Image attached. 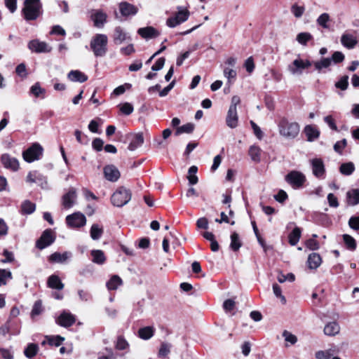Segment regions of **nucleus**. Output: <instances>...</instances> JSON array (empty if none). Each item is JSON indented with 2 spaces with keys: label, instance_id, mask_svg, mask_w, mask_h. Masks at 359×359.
<instances>
[{
  "label": "nucleus",
  "instance_id": "nucleus-53",
  "mask_svg": "<svg viewBox=\"0 0 359 359\" xmlns=\"http://www.w3.org/2000/svg\"><path fill=\"white\" fill-rule=\"evenodd\" d=\"M42 312V304L41 301H36L32 308L31 316L34 318L36 316L39 315Z\"/></svg>",
  "mask_w": 359,
  "mask_h": 359
},
{
  "label": "nucleus",
  "instance_id": "nucleus-36",
  "mask_svg": "<svg viewBox=\"0 0 359 359\" xmlns=\"http://www.w3.org/2000/svg\"><path fill=\"white\" fill-rule=\"evenodd\" d=\"M301 229L295 227L292 231L289 234L288 239L291 245L294 246L297 244L301 237Z\"/></svg>",
  "mask_w": 359,
  "mask_h": 359
},
{
  "label": "nucleus",
  "instance_id": "nucleus-42",
  "mask_svg": "<svg viewBox=\"0 0 359 359\" xmlns=\"http://www.w3.org/2000/svg\"><path fill=\"white\" fill-rule=\"evenodd\" d=\"M249 155L253 161H260L261 149L257 146H251L249 149Z\"/></svg>",
  "mask_w": 359,
  "mask_h": 359
},
{
  "label": "nucleus",
  "instance_id": "nucleus-55",
  "mask_svg": "<svg viewBox=\"0 0 359 359\" xmlns=\"http://www.w3.org/2000/svg\"><path fill=\"white\" fill-rule=\"evenodd\" d=\"M128 346V343L123 337H118L117 339L116 348L118 350H125Z\"/></svg>",
  "mask_w": 359,
  "mask_h": 359
},
{
  "label": "nucleus",
  "instance_id": "nucleus-41",
  "mask_svg": "<svg viewBox=\"0 0 359 359\" xmlns=\"http://www.w3.org/2000/svg\"><path fill=\"white\" fill-rule=\"evenodd\" d=\"M194 128L195 126L194 123H188L187 124L178 127L176 130L175 135H179L182 133L190 134L194 131Z\"/></svg>",
  "mask_w": 359,
  "mask_h": 359
},
{
  "label": "nucleus",
  "instance_id": "nucleus-14",
  "mask_svg": "<svg viewBox=\"0 0 359 359\" xmlns=\"http://www.w3.org/2000/svg\"><path fill=\"white\" fill-rule=\"evenodd\" d=\"M137 34L147 40L156 38L160 35V32L151 26L138 29Z\"/></svg>",
  "mask_w": 359,
  "mask_h": 359
},
{
  "label": "nucleus",
  "instance_id": "nucleus-1",
  "mask_svg": "<svg viewBox=\"0 0 359 359\" xmlns=\"http://www.w3.org/2000/svg\"><path fill=\"white\" fill-rule=\"evenodd\" d=\"M108 38L103 34H97L91 39L90 46L96 57H103L107 51Z\"/></svg>",
  "mask_w": 359,
  "mask_h": 359
},
{
  "label": "nucleus",
  "instance_id": "nucleus-45",
  "mask_svg": "<svg viewBox=\"0 0 359 359\" xmlns=\"http://www.w3.org/2000/svg\"><path fill=\"white\" fill-rule=\"evenodd\" d=\"M330 20V15L328 13H324L321 14L317 19V24L323 28H328L329 26L327 22Z\"/></svg>",
  "mask_w": 359,
  "mask_h": 359
},
{
  "label": "nucleus",
  "instance_id": "nucleus-51",
  "mask_svg": "<svg viewBox=\"0 0 359 359\" xmlns=\"http://www.w3.org/2000/svg\"><path fill=\"white\" fill-rule=\"evenodd\" d=\"M304 7L298 6L297 4H294L291 7V12L292 14L297 18H299L302 16L304 12Z\"/></svg>",
  "mask_w": 359,
  "mask_h": 359
},
{
  "label": "nucleus",
  "instance_id": "nucleus-59",
  "mask_svg": "<svg viewBox=\"0 0 359 359\" xmlns=\"http://www.w3.org/2000/svg\"><path fill=\"white\" fill-rule=\"evenodd\" d=\"M224 75L228 79V83H231V79L236 76V72L233 69L225 68L224 69Z\"/></svg>",
  "mask_w": 359,
  "mask_h": 359
},
{
  "label": "nucleus",
  "instance_id": "nucleus-13",
  "mask_svg": "<svg viewBox=\"0 0 359 359\" xmlns=\"http://www.w3.org/2000/svg\"><path fill=\"white\" fill-rule=\"evenodd\" d=\"M75 321L76 318L74 316L67 311H63L56 320V323L64 327L72 326Z\"/></svg>",
  "mask_w": 359,
  "mask_h": 359
},
{
  "label": "nucleus",
  "instance_id": "nucleus-31",
  "mask_svg": "<svg viewBox=\"0 0 359 359\" xmlns=\"http://www.w3.org/2000/svg\"><path fill=\"white\" fill-rule=\"evenodd\" d=\"M341 42L345 47L353 48L355 46L357 41L352 34H344L341 36Z\"/></svg>",
  "mask_w": 359,
  "mask_h": 359
},
{
  "label": "nucleus",
  "instance_id": "nucleus-46",
  "mask_svg": "<svg viewBox=\"0 0 359 359\" xmlns=\"http://www.w3.org/2000/svg\"><path fill=\"white\" fill-rule=\"evenodd\" d=\"M335 87L341 90H345L348 86V76L347 75L343 76L339 81L335 83Z\"/></svg>",
  "mask_w": 359,
  "mask_h": 359
},
{
  "label": "nucleus",
  "instance_id": "nucleus-4",
  "mask_svg": "<svg viewBox=\"0 0 359 359\" xmlns=\"http://www.w3.org/2000/svg\"><path fill=\"white\" fill-rule=\"evenodd\" d=\"M131 199L130 191L124 188L120 187L111 196V201L114 205L123 207L126 205Z\"/></svg>",
  "mask_w": 359,
  "mask_h": 359
},
{
  "label": "nucleus",
  "instance_id": "nucleus-56",
  "mask_svg": "<svg viewBox=\"0 0 359 359\" xmlns=\"http://www.w3.org/2000/svg\"><path fill=\"white\" fill-rule=\"evenodd\" d=\"M330 59H332V62L337 64L344 61V55L340 51H335Z\"/></svg>",
  "mask_w": 359,
  "mask_h": 359
},
{
  "label": "nucleus",
  "instance_id": "nucleus-61",
  "mask_svg": "<svg viewBox=\"0 0 359 359\" xmlns=\"http://www.w3.org/2000/svg\"><path fill=\"white\" fill-rule=\"evenodd\" d=\"M120 110L125 115H130L133 111V107L131 104L126 102L121 106Z\"/></svg>",
  "mask_w": 359,
  "mask_h": 359
},
{
  "label": "nucleus",
  "instance_id": "nucleus-7",
  "mask_svg": "<svg viewBox=\"0 0 359 359\" xmlns=\"http://www.w3.org/2000/svg\"><path fill=\"white\" fill-rule=\"evenodd\" d=\"M179 11L175 16L169 18L166 25L170 27H175L177 25L187 20L189 16V11L187 8H178Z\"/></svg>",
  "mask_w": 359,
  "mask_h": 359
},
{
  "label": "nucleus",
  "instance_id": "nucleus-28",
  "mask_svg": "<svg viewBox=\"0 0 359 359\" xmlns=\"http://www.w3.org/2000/svg\"><path fill=\"white\" fill-rule=\"evenodd\" d=\"M155 332V329L152 326H147L140 328L138 330V336L140 338L144 340H148L151 339Z\"/></svg>",
  "mask_w": 359,
  "mask_h": 359
},
{
  "label": "nucleus",
  "instance_id": "nucleus-63",
  "mask_svg": "<svg viewBox=\"0 0 359 359\" xmlns=\"http://www.w3.org/2000/svg\"><path fill=\"white\" fill-rule=\"evenodd\" d=\"M0 355L2 359H13V353L7 348H0Z\"/></svg>",
  "mask_w": 359,
  "mask_h": 359
},
{
  "label": "nucleus",
  "instance_id": "nucleus-9",
  "mask_svg": "<svg viewBox=\"0 0 359 359\" xmlns=\"http://www.w3.org/2000/svg\"><path fill=\"white\" fill-rule=\"evenodd\" d=\"M55 240V237L51 229L45 230L36 243V246L40 250H43L50 245Z\"/></svg>",
  "mask_w": 359,
  "mask_h": 359
},
{
  "label": "nucleus",
  "instance_id": "nucleus-62",
  "mask_svg": "<svg viewBox=\"0 0 359 359\" xmlns=\"http://www.w3.org/2000/svg\"><path fill=\"white\" fill-rule=\"evenodd\" d=\"M103 145V140L99 137L95 138L92 142L93 148L97 151H102Z\"/></svg>",
  "mask_w": 359,
  "mask_h": 359
},
{
  "label": "nucleus",
  "instance_id": "nucleus-5",
  "mask_svg": "<svg viewBox=\"0 0 359 359\" xmlns=\"http://www.w3.org/2000/svg\"><path fill=\"white\" fill-rule=\"evenodd\" d=\"M42 147L38 143H34L23 152L22 156L25 161L31 163L36 160H39L42 156Z\"/></svg>",
  "mask_w": 359,
  "mask_h": 359
},
{
  "label": "nucleus",
  "instance_id": "nucleus-10",
  "mask_svg": "<svg viewBox=\"0 0 359 359\" xmlns=\"http://www.w3.org/2000/svg\"><path fill=\"white\" fill-rule=\"evenodd\" d=\"M66 222L72 228H79L86 224V218L83 214L77 212L67 216Z\"/></svg>",
  "mask_w": 359,
  "mask_h": 359
},
{
  "label": "nucleus",
  "instance_id": "nucleus-30",
  "mask_svg": "<svg viewBox=\"0 0 359 359\" xmlns=\"http://www.w3.org/2000/svg\"><path fill=\"white\" fill-rule=\"evenodd\" d=\"M48 285L50 288L59 290L64 288V284L61 282L60 278L56 275H52L48 278Z\"/></svg>",
  "mask_w": 359,
  "mask_h": 359
},
{
  "label": "nucleus",
  "instance_id": "nucleus-33",
  "mask_svg": "<svg viewBox=\"0 0 359 359\" xmlns=\"http://www.w3.org/2000/svg\"><path fill=\"white\" fill-rule=\"evenodd\" d=\"M123 284L122 279L117 275H114L107 283V287L110 290H114Z\"/></svg>",
  "mask_w": 359,
  "mask_h": 359
},
{
  "label": "nucleus",
  "instance_id": "nucleus-52",
  "mask_svg": "<svg viewBox=\"0 0 359 359\" xmlns=\"http://www.w3.org/2000/svg\"><path fill=\"white\" fill-rule=\"evenodd\" d=\"M348 226L355 231L359 230V216L351 217L348 220Z\"/></svg>",
  "mask_w": 359,
  "mask_h": 359
},
{
  "label": "nucleus",
  "instance_id": "nucleus-40",
  "mask_svg": "<svg viewBox=\"0 0 359 359\" xmlns=\"http://www.w3.org/2000/svg\"><path fill=\"white\" fill-rule=\"evenodd\" d=\"M198 171V168L196 165H192L189 168L187 179L191 185L196 184L198 182V177L196 175V172Z\"/></svg>",
  "mask_w": 359,
  "mask_h": 359
},
{
  "label": "nucleus",
  "instance_id": "nucleus-43",
  "mask_svg": "<svg viewBox=\"0 0 359 359\" xmlns=\"http://www.w3.org/2000/svg\"><path fill=\"white\" fill-rule=\"evenodd\" d=\"M103 229L100 228L98 224H94L90 228V237L93 240H98L102 236Z\"/></svg>",
  "mask_w": 359,
  "mask_h": 359
},
{
  "label": "nucleus",
  "instance_id": "nucleus-26",
  "mask_svg": "<svg viewBox=\"0 0 359 359\" xmlns=\"http://www.w3.org/2000/svg\"><path fill=\"white\" fill-rule=\"evenodd\" d=\"M339 331L340 327L335 321L328 323L324 327V333L327 336H335Z\"/></svg>",
  "mask_w": 359,
  "mask_h": 359
},
{
  "label": "nucleus",
  "instance_id": "nucleus-44",
  "mask_svg": "<svg viewBox=\"0 0 359 359\" xmlns=\"http://www.w3.org/2000/svg\"><path fill=\"white\" fill-rule=\"evenodd\" d=\"M344 241L348 249L350 250H355L356 248V241L355 240L348 234L343 235Z\"/></svg>",
  "mask_w": 359,
  "mask_h": 359
},
{
  "label": "nucleus",
  "instance_id": "nucleus-57",
  "mask_svg": "<svg viewBox=\"0 0 359 359\" xmlns=\"http://www.w3.org/2000/svg\"><path fill=\"white\" fill-rule=\"evenodd\" d=\"M15 72L19 76L25 78L27 74L25 65L24 63L18 65L15 68Z\"/></svg>",
  "mask_w": 359,
  "mask_h": 359
},
{
  "label": "nucleus",
  "instance_id": "nucleus-15",
  "mask_svg": "<svg viewBox=\"0 0 359 359\" xmlns=\"http://www.w3.org/2000/svg\"><path fill=\"white\" fill-rule=\"evenodd\" d=\"M105 178L111 182H116L120 177L118 170L114 165H108L104 168Z\"/></svg>",
  "mask_w": 359,
  "mask_h": 359
},
{
  "label": "nucleus",
  "instance_id": "nucleus-22",
  "mask_svg": "<svg viewBox=\"0 0 359 359\" xmlns=\"http://www.w3.org/2000/svg\"><path fill=\"white\" fill-rule=\"evenodd\" d=\"M322 263L320 255L316 252L311 253L307 259L308 266L310 269H316Z\"/></svg>",
  "mask_w": 359,
  "mask_h": 359
},
{
  "label": "nucleus",
  "instance_id": "nucleus-17",
  "mask_svg": "<svg viewBox=\"0 0 359 359\" xmlns=\"http://www.w3.org/2000/svg\"><path fill=\"white\" fill-rule=\"evenodd\" d=\"M1 163L5 168H10L13 171L17 170L19 168L18 161L6 154L1 156Z\"/></svg>",
  "mask_w": 359,
  "mask_h": 359
},
{
  "label": "nucleus",
  "instance_id": "nucleus-64",
  "mask_svg": "<svg viewBox=\"0 0 359 359\" xmlns=\"http://www.w3.org/2000/svg\"><path fill=\"white\" fill-rule=\"evenodd\" d=\"M31 93L34 94L36 97H39L41 94L45 93V90L39 86L38 83H35L34 86L31 87Z\"/></svg>",
  "mask_w": 359,
  "mask_h": 359
},
{
  "label": "nucleus",
  "instance_id": "nucleus-60",
  "mask_svg": "<svg viewBox=\"0 0 359 359\" xmlns=\"http://www.w3.org/2000/svg\"><path fill=\"white\" fill-rule=\"evenodd\" d=\"M346 144L347 142L346 139H343L341 141H338L334 145V150L339 154H341L343 149L345 148Z\"/></svg>",
  "mask_w": 359,
  "mask_h": 359
},
{
  "label": "nucleus",
  "instance_id": "nucleus-54",
  "mask_svg": "<svg viewBox=\"0 0 359 359\" xmlns=\"http://www.w3.org/2000/svg\"><path fill=\"white\" fill-rule=\"evenodd\" d=\"M294 279H295V276L292 273H287L286 276L283 273H280L278 276V280L279 283H281L285 282L286 280H288L290 282H293L294 280Z\"/></svg>",
  "mask_w": 359,
  "mask_h": 359
},
{
  "label": "nucleus",
  "instance_id": "nucleus-20",
  "mask_svg": "<svg viewBox=\"0 0 359 359\" xmlns=\"http://www.w3.org/2000/svg\"><path fill=\"white\" fill-rule=\"evenodd\" d=\"M113 39L116 44L119 45L128 39L130 40V37L128 36L127 33L121 27H116L114 29Z\"/></svg>",
  "mask_w": 359,
  "mask_h": 359
},
{
  "label": "nucleus",
  "instance_id": "nucleus-34",
  "mask_svg": "<svg viewBox=\"0 0 359 359\" xmlns=\"http://www.w3.org/2000/svg\"><path fill=\"white\" fill-rule=\"evenodd\" d=\"M36 205L29 200L25 201L21 205V212L23 215H29L35 211Z\"/></svg>",
  "mask_w": 359,
  "mask_h": 359
},
{
  "label": "nucleus",
  "instance_id": "nucleus-49",
  "mask_svg": "<svg viewBox=\"0 0 359 359\" xmlns=\"http://www.w3.org/2000/svg\"><path fill=\"white\" fill-rule=\"evenodd\" d=\"M282 335L285 341L290 343L291 345H294L297 341V337L287 330H284Z\"/></svg>",
  "mask_w": 359,
  "mask_h": 359
},
{
  "label": "nucleus",
  "instance_id": "nucleus-29",
  "mask_svg": "<svg viewBox=\"0 0 359 359\" xmlns=\"http://www.w3.org/2000/svg\"><path fill=\"white\" fill-rule=\"evenodd\" d=\"M144 143V137L142 133L135 134L128 145V149L134 151Z\"/></svg>",
  "mask_w": 359,
  "mask_h": 359
},
{
  "label": "nucleus",
  "instance_id": "nucleus-35",
  "mask_svg": "<svg viewBox=\"0 0 359 359\" xmlns=\"http://www.w3.org/2000/svg\"><path fill=\"white\" fill-rule=\"evenodd\" d=\"M304 132L307 137L308 141H313L317 139L320 135V132L311 126H307L305 127Z\"/></svg>",
  "mask_w": 359,
  "mask_h": 359
},
{
  "label": "nucleus",
  "instance_id": "nucleus-47",
  "mask_svg": "<svg viewBox=\"0 0 359 359\" xmlns=\"http://www.w3.org/2000/svg\"><path fill=\"white\" fill-rule=\"evenodd\" d=\"M311 39L312 36L309 32H301L297 36V41L302 45H306Z\"/></svg>",
  "mask_w": 359,
  "mask_h": 359
},
{
  "label": "nucleus",
  "instance_id": "nucleus-32",
  "mask_svg": "<svg viewBox=\"0 0 359 359\" xmlns=\"http://www.w3.org/2000/svg\"><path fill=\"white\" fill-rule=\"evenodd\" d=\"M39 349L36 344L31 343L24 350V354L27 358L32 359L37 354Z\"/></svg>",
  "mask_w": 359,
  "mask_h": 359
},
{
  "label": "nucleus",
  "instance_id": "nucleus-2",
  "mask_svg": "<svg viewBox=\"0 0 359 359\" xmlns=\"http://www.w3.org/2000/svg\"><path fill=\"white\" fill-rule=\"evenodd\" d=\"M41 4L39 0H25L22 10L26 20H34L41 13Z\"/></svg>",
  "mask_w": 359,
  "mask_h": 359
},
{
  "label": "nucleus",
  "instance_id": "nucleus-12",
  "mask_svg": "<svg viewBox=\"0 0 359 359\" xmlns=\"http://www.w3.org/2000/svg\"><path fill=\"white\" fill-rule=\"evenodd\" d=\"M312 167V172L313 175L318 178H321L325 175V165L321 158H313L311 160Z\"/></svg>",
  "mask_w": 359,
  "mask_h": 359
},
{
  "label": "nucleus",
  "instance_id": "nucleus-50",
  "mask_svg": "<svg viewBox=\"0 0 359 359\" xmlns=\"http://www.w3.org/2000/svg\"><path fill=\"white\" fill-rule=\"evenodd\" d=\"M6 278H12L11 272L6 269H0V286L6 284Z\"/></svg>",
  "mask_w": 359,
  "mask_h": 359
},
{
  "label": "nucleus",
  "instance_id": "nucleus-37",
  "mask_svg": "<svg viewBox=\"0 0 359 359\" xmlns=\"http://www.w3.org/2000/svg\"><path fill=\"white\" fill-rule=\"evenodd\" d=\"M91 255L93 257V262L95 264H102L106 260L104 252L100 250H92Z\"/></svg>",
  "mask_w": 359,
  "mask_h": 359
},
{
  "label": "nucleus",
  "instance_id": "nucleus-39",
  "mask_svg": "<svg viewBox=\"0 0 359 359\" xmlns=\"http://www.w3.org/2000/svg\"><path fill=\"white\" fill-rule=\"evenodd\" d=\"M355 170V165L352 162L344 163L339 167V172L343 175H351Z\"/></svg>",
  "mask_w": 359,
  "mask_h": 359
},
{
  "label": "nucleus",
  "instance_id": "nucleus-6",
  "mask_svg": "<svg viewBox=\"0 0 359 359\" xmlns=\"http://www.w3.org/2000/svg\"><path fill=\"white\" fill-rule=\"evenodd\" d=\"M285 180L293 188L298 189L303 186L306 181V177L301 172L292 170L285 176Z\"/></svg>",
  "mask_w": 359,
  "mask_h": 359
},
{
  "label": "nucleus",
  "instance_id": "nucleus-21",
  "mask_svg": "<svg viewBox=\"0 0 359 359\" xmlns=\"http://www.w3.org/2000/svg\"><path fill=\"white\" fill-rule=\"evenodd\" d=\"M70 252H65L63 253L54 252L49 257V261L55 263H65L69 258L72 257Z\"/></svg>",
  "mask_w": 359,
  "mask_h": 359
},
{
  "label": "nucleus",
  "instance_id": "nucleus-27",
  "mask_svg": "<svg viewBox=\"0 0 359 359\" xmlns=\"http://www.w3.org/2000/svg\"><path fill=\"white\" fill-rule=\"evenodd\" d=\"M332 65V59L330 57H322L320 60L313 61L315 69L321 73L323 69L328 68Z\"/></svg>",
  "mask_w": 359,
  "mask_h": 359
},
{
  "label": "nucleus",
  "instance_id": "nucleus-18",
  "mask_svg": "<svg viewBox=\"0 0 359 359\" xmlns=\"http://www.w3.org/2000/svg\"><path fill=\"white\" fill-rule=\"evenodd\" d=\"M238 116L237 110L229 109L226 117V124L230 128H236L238 126Z\"/></svg>",
  "mask_w": 359,
  "mask_h": 359
},
{
  "label": "nucleus",
  "instance_id": "nucleus-24",
  "mask_svg": "<svg viewBox=\"0 0 359 359\" xmlns=\"http://www.w3.org/2000/svg\"><path fill=\"white\" fill-rule=\"evenodd\" d=\"M91 18L95 27H102L106 22L107 15L101 11H96L92 14Z\"/></svg>",
  "mask_w": 359,
  "mask_h": 359
},
{
  "label": "nucleus",
  "instance_id": "nucleus-23",
  "mask_svg": "<svg viewBox=\"0 0 359 359\" xmlns=\"http://www.w3.org/2000/svg\"><path fill=\"white\" fill-rule=\"evenodd\" d=\"M67 78L73 82L83 83L88 80V76L79 70H72L67 74Z\"/></svg>",
  "mask_w": 359,
  "mask_h": 359
},
{
  "label": "nucleus",
  "instance_id": "nucleus-38",
  "mask_svg": "<svg viewBox=\"0 0 359 359\" xmlns=\"http://www.w3.org/2000/svg\"><path fill=\"white\" fill-rule=\"evenodd\" d=\"M242 245L239 235L236 232H233L231 235L230 248L233 251H238Z\"/></svg>",
  "mask_w": 359,
  "mask_h": 359
},
{
  "label": "nucleus",
  "instance_id": "nucleus-25",
  "mask_svg": "<svg viewBox=\"0 0 359 359\" xmlns=\"http://www.w3.org/2000/svg\"><path fill=\"white\" fill-rule=\"evenodd\" d=\"M346 201L349 205H356L359 203V189H355L346 193Z\"/></svg>",
  "mask_w": 359,
  "mask_h": 359
},
{
  "label": "nucleus",
  "instance_id": "nucleus-3",
  "mask_svg": "<svg viewBox=\"0 0 359 359\" xmlns=\"http://www.w3.org/2000/svg\"><path fill=\"white\" fill-rule=\"evenodd\" d=\"M280 134L287 138L294 139L299 133V126L297 123H290L286 119H283L278 124Z\"/></svg>",
  "mask_w": 359,
  "mask_h": 359
},
{
  "label": "nucleus",
  "instance_id": "nucleus-16",
  "mask_svg": "<svg viewBox=\"0 0 359 359\" xmlns=\"http://www.w3.org/2000/svg\"><path fill=\"white\" fill-rule=\"evenodd\" d=\"M287 69L292 75H302L304 70L303 60L300 58L294 60L288 65Z\"/></svg>",
  "mask_w": 359,
  "mask_h": 359
},
{
  "label": "nucleus",
  "instance_id": "nucleus-8",
  "mask_svg": "<svg viewBox=\"0 0 359 359\" xmlns=\"http://www.w3.org/2000/svg\"><path fill=\"white\" fill-rule=\"evenodd\" d=\"M28 48L36 53H48L52 50V47L45 41L33 39L28 43Z\"/></svg>",
  "mask_w": 359,
  "mask_h": 359
},
{
  "label": "nucleus",
  "instance_id": "nucleus-19",
  "mask_svg": "<svg viewBox=\"0 0 359 359\" xmlns=\"http://www.w3.org/2000/svg\"><path fill=\"white\" fill-rule=\"evenodd\" d=\"M119 10L123 16L135 15L138 11L137 7L127 2H121L119 4Z\"/></svg>",
  "mask_w": 359,
  "mask_h": 359
},
{
  "label": "nucleus",
  "instance_id": "nucleus-58",
  "mask_svg": "<svg viewBox=\"0 0 359 359\" xmlns=\"http://www.w3.org/2000/svg\"><path fill=\"white\" fill-rule=\"evenodd\" d=\"M64 340H65V338L60 335L50 337L48 339L49 344L50 345H54L55 346H59L62 343V341Z\"/></svg>",
  "mask_w": 359,
  "mask_h": 359
},
{
  "label": "nucleus",
  "instance_id": "nucleus-48",
  "mask_svg": "<svg viewBox=\"0 0 359 359\" xmlns=\"http://www.w3.org/2000/svg\"><path fill=\"white\" fill-rule=\"evenodd\" d=\"M171 344L167 342H162L161 344L160 349L158 351L159 357L166 356L170 351Z\"/></svg>",
  "mask_w": 359,
  "mask_h": 359
},
{
  "label": "nucleus",
  "instance_id": "nucleus-11",
  "mask_svg": "<svg viewBox=\"0 0 359 359\" xmlns=\"http://www.w3.org/2000/svg\"><path fill=\"white\" fill-rule=\"evenodd\" d=\"M77 194L76 189L72 187L62 197V205L66 209L71 208L75 203Z\"/></svg>",
  "mask_w": 359,
  "mask_h": 359
}]
</instances>
